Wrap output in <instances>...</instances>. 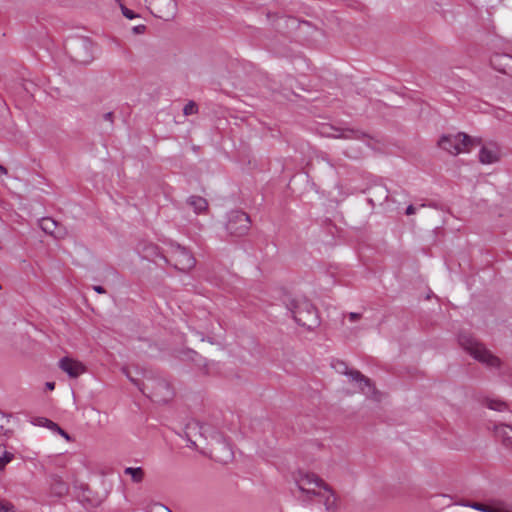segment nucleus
Returning a JSON list of instances; mask_svg holds the SVG:
<instances>
[{"label":"nucleus","mask_w":512,"mask_h":512,"mask_svg":"<svg viewBox=\"0 0 512 512\" xmlns=\"http://www.w3.org/2000/svg\"><path fill=\"white\" fill-rule=\"evenodd\" d=\"M7 174H8V170L3 165H0V178Z\"/></svg>","instance_id":"obj_39"},{"label":"nucleus","mask_w":512,"mask_h":512,"mask_svg":"<svg viewBox=\"0 0 512 512\" xmlns=\"http://www.w3.org/2000/svg\"><path fill=\"white\" fill-rule=\"evenodd\" d=\"M350 380L357 384L359 392L366 395V397L375 401H379L381 399V393L376 389L371 379L366 377L360 371L357 370L352 372V377Z\"/></svg>","instance_id":"obj_10"},{"label":"nucleus","mask_w":512,"mask_h":512,"mask_svg":"<svg viewBox=\"0 0 512 512\" xmlns=\"http://www.w3.org/2000/svg\"><path fill=\"white\" fill-rule=\"evenodd\" d=\"M14 456H6V458L0 457V471L4 470L6 465L13 460Z\"/></svg>","instance_id":"obj_29"},{"label":"nucleus","mask_w":512,"mask_h":512,"mask_svg":"<svg viewBox=\"0 0 512 512\" xmlns=\"http://www.w3.org/2000/svg\"><path fill=\"white\" fill-rule=\"evenodd\" d=\"M33 424L38 425V426L47 427L50 430L59 429L58 424H56L55 422H53V421H51V420H49L47 418H44V417L36 418L33 421Z\"/></svg>","instance_id":"obj_22"},{"label":"nucleus","mask_w":512,"mask_h":512,"mask_svg":"<svg viewBox=\"0 0 512 512\" xmlns=\"http://www.w3.org/2000/svg\"><path fill=\"white\" fill-rule=\"evenodd\" d=\"M113 118H114V116H113V113H112V112H107V113H105V114L103 115V119H104L105 121L110 122L111 124L113 123Z\"/></svg>","instance_id":"obj_34"},{"label":"nucleus","mask_w":512,"mask_h":512,"mask_svg":"<svg viewBox=\"0 0 512 512\" xmlns=\"http://www.w3.org/2000/svg\"><path fill=\"white\" fill-rule=\"evenodd\" d=\"M126 475H129L134 483H141L144 479V470L141 467H127L124 470Z\"/></svg>","instance_id":"obj_19"},{"label":"nucleus","mask_w":512,"mask_h":512,"mask_svg":"<svg viewBox=\"0 0 512 512\" xmlns=\"http://www.w3.org/2000/svg\"><path fill=\"white\" fill-rule=\"evenodd\" d=\"M459 343L477 361L487 365L488 367L500 366V359L491 354L489 350L471 336L461 335L459 337Z\"/></svg>","instance_id":"obj_4"},{"label":"nucleus","mask_w":512,"mask_h":512,"mask_svg":"<svg viewBox=\"0 0 512 512\" xmlns=\"http://www.w3.org/2000/svg\"><path fill=\"white\" fill-rule=\"evenodd\" d=\"M6 456H13V454L8 452L6 448L0 444V457L6 458Z\"/></svg>","instance_id":"obj_32"},{"label":"nucleus","mask_w":512,"mask_h":512,"mask_svg":"<svg viewBox=\"0 0 512 512\" xmlns=\"http://www.w3.org/2000/svg\"><path fill=\"white\" fill-rule=\"evenodd\" d=\"M488 407L492 410L502 411L506 408L505 403L498 400H489Z\"/></svg>","instance_id":"obj_24"},{"label":"nucleus","mask_w":512,"mask_h":512,"mask_svg":"<svg viewBox=\"0 0 512 512\" xmlns=\"http://www.w3.org/2000/svg\"><path fill=\"white\" fill-rule=\"evenodd\" d=\"M13 508L12 504L6 501H0V512H9Z\"/></svg>","instance_id":"obj_30"},{"label":"nucleus","mask_w":512,"mask_h":512,"mask_svg":"<svg viewBox=\"0 0 512 512\" xmlns=\"http://www.w3.org/2000/svg\"><path fill=\"white\" fill-rule=\"evenodd\" d=\"M467 506H469L475 510L482 511V512H488L489 507H490V505L482 504V503H478V502H473L471 504H468Z\"/></svg>","instance_id":"obj_26"},{"label":"nucleus","mask_w":512,"mask_h":512,"mask_svg":"<svg viewBox=\"0 0 512 512\" xmlns=\"http://www.w3.org/2000/svg\"><path fill=\"white\" fill-rule=\"evenodd\" d=\"M500 159L499 149L495 145L483 146L479 152V161L483 164H492Z\"/></svg>","instance_id":"obj_16"},{"label":"nucleus","mask_w":512,"mask_h":512,"mask_svg":"<svg viewBox=\"0 0 512 512\" xmlns=\"http://www.w3.org/2000/svg\"><path fill=\"white\" fill-rule=\"evenodd\" d=\"M93 290L99 294H104L106 292V290L102 286H99V285L94 286Z\"/></svg>","instance_id":"obj_37"},{"label":"nucleus","mask_w":512,"mask_h":512,"mask_svg":"<svg viewBox=\"0 0 512 512\" xmlns=\"http://www.w3.org/2000/svg\"><path fill=\"white\" fill-rule=\"evenodd\" d=\"M416 209L413 205H409L407 208H406V214L407 215H413L415 213Z\"/></svg>","instance_id":"obj_36"},{"label":"nucleus","mask_w":512,"mask_h":512,"mask_svg":"<svg viewBox=\"0 0 512 512\" xmlns=\"http://www.w3.org/2000/svg\"><path fill=\"white\" fill-rule=\"evenodd\" d=\"M488 512H512V511H510L509 509H507L506 507H504L502 505L494 504V505H490Z\"/></svg>","instance_id":"obj_28"},{"label":"nucleus","mask_w":512,"mask_h":512,"mask_svg":"<svg viewBox=\"0 0 512 512\" xmlns=\"http://www.w3.org/2000/svg\"><path fill=\"white\" fill-rule=\"evenodd\" d=\"M166 261L181 272H189L196 264L193 255L179 244L171 245Z\"/></svg>","instance_id":"obj_5"},{"label":"nucleus","mask_w":512,"mask_h":512,"mask_svg":"<svg viewBox=\"0 0 512 512\" xmlns=\"http://www.w3.org/2000/svg\"><path fill=\"white\" fill-rule=\"evenodd\" d=\"M186 202L189 206L193 208L196 214H203L206 213L208 210V202L205 198L201 196L192 195L187 198Z\"/></svg>","instance_id":"obj_18"},{"label":"nucleus","mask_w":512,"mask_h":512,"mask_svg":"<svg viewBox=\"0 0 512 512\" xmlns=\"http://www.w3.org/2000/svg\"><path fill=\"white\" fill-rule=\"evenodd\" d=\"M198 111V106L195 102L193 101H189L183 108V113L184 115L188 116V115H192V114H196Z\"/></svg>","instance_id":"obj_23"},{"label":"nucleus","mask_w":512,"mask_h":512,"mask_svg":"<svg viewBox=\"0 0 512 512\" xmlns=\"http://www.w3.org/2000/svg\"><path fill=\"white\" fill-rule=\"evenodd\" d=\"M346 316L348 317L350 322L359 321L362 317V315L360 313H356V312H350Z\"/></svg>","instance_id":"obj_31"},{"label":"nucleus","mask_w":512,"mask_h":512,"mask_svg":"<svg viewBox=\"0 0 512 512\" xmlns=\"http://www.w3.org/2000/svg\"><path fill=\"white\" fill-rule=\"evenodd\" d=\"M39 226L45 233L54 238L62 239L67 236L66 228L50 217L42 218L39 222Z\"/></svg>","instance_id":"obj_14"},{"label":"nucleus","mask_w":512,"mask_h":512,"mask_svg":"<svg viewBox=\"0 0 512 512\" xmlns=\"http://www.w3.org/2000/svg\"><path fill=\"white\" fill-rule=\"evenodd\" d=\"M58 490H59V493L62 494L66 491V487L63 483H60L59 484V487H58Z\"/></svg>","instance_id":"obj_40"},{"label":"nucleus","mask_w":512,"mask_h":512,"mask_svg":"<svg viewBox=\"0 0 512 512\" xmlns=\"http://www.w3.org/2000/svg\"><path fill=\"white\" fill-rule=\"evenodd\" d=\"M120 8H121V11H122V14L128 18V19H134L137 17V15L130 9H128L127 7H125L123 4H120Z\"/></svg>","instance_id":"obj_27"},{"label":"nucleus","mask_w":512,"mask_h":512,"mask_svg":"<svg viewBox=\"0 0 512 512\" xmlns=\"http://www.w3.org/2000/svg\"><path fill=\"white\" fill-rule=\"evenodd\" d=\"M123 372L127 375L129 380L135 384L142 393L147 395L152 401L165 404L172 400L174 397V390L170 383L161 377H149L142 383L137 379L130 377L127 373V369L124 368Z\"/></svg>","instance_id":"obj_1"},{"label":"nucleus","mask_w":512,"mask_h":512,"mask_svg":"<svg viewBox=\"0 0 512 512\" xmlns=\"http://www.w3.org/2000/svg\"><path fill=\"white\" fill-rule=\"evenodd\" d=\"M10 422V418L0 412V435L7 436L12 432Z\"/></svg>","instance_id":"obj_21"},{"label":"nucleus","mask_w":512,"mask_h":512,"mask_svg":"<svg viewBox=\"0 0 512 512\" xmlns=\"http://www.w3.org/2000/svg\"><path fill=\"white\" fill-rule=\"evenodd\" d=\"M480 142L478 138H472L466 133L459 132L441 136L438 146L447 153L456 156L470 152L472 148L480 145Z\"/></svg>","instance_id":"obj_3"},{"label":"nucleus","mask_w":512,"mask_h":512,"mask_svg":"<svg viewBox=\"0 0 512 512\" xmlns=\"http://www.w3.org/2000/svg\"><path fill=\"white\" fill-rule=\"evenodd\" d=\"M286 305L300 326L312 330L319 325L317 309L305 296H295Z\"/></svg>","instance_id":"obj_2"},{"label":"nucleus","mask_w":512,"mask_h":512,"mask_svg":"<svg viewBox=\"0 0 512 512\" xmlns=\"http://www.w3.org/2000/svg\"><path fill=\"white\" fill-rule=\"evenodd\" d=\"M151 12L164 20L172 19L176 14L175 0H145Z\"/></svg>","instance_id":"obj_9"},{"label":"nucleus","mask_w":512,"mask_h":512,"mask_svg":"<svg viewBox=\"0 0 512 512\" xmlns=\"http://www.w3.org/2000/svg\"><path fill=\"white\" fill-rule=\"evenodd\" d=\"M320 133L323 136L335 139L364 140L366 138H369V136L362 130L350 127H335L330 125H323L320 129Z\"/></svg>","instance_id":"obj_7"},{"label":"nucleus","mask_w":512,"mask_h":512,"mask_svg":"<svg viewBox=\"0 0 512 512\" xmlns=\"http://www.w3.org/2000/svg\"><path fill=\"white\" fill-rule=\"evenodd\" d=\"M494 431L502 444L512 449V426L506 424L495 425Z\"/></svg>","instance_id":"obj_17"},{"label":"nucleus","mask_w":512,"mask_h":512,"mask_svg":"<svg viewBox=\"0 0 512 512\" xmlns=\"http://www.w3.org/2000/svg\"><path fill=\"white\" fill-rule=\"evenodd\" d=\"M45 387L47 390L52 391L55 389V383L54 382H46Z\"/></svg>","instance_id":"obj_38"},{"label":"nucleus","mask_w":512,"mask_h":512,"mask_svg":"<svg viewBox=\"0 0 512 512\" xmlns=\"http://www.w3.org/2000/svg\"><path fill=\"white\" fill-rule=\"evenodd\" d=\"M326 482L314 473L299 472L296 477V484L306 500H312L316 497L318 490Z\"/></svg>","instance_id":"obj_6"},{"label":"nucleus","mask_w":512,"mask_h":512,"mask_svg":"<svg viewBox=\"0 0 512 512\" xmlns=\"http://www.w3.org/2000/svg\"><path fill=\"white\" fill-rule=\"evenodd\" d=\"M215 366V363H208L205 361L202 366L203 373L206 375L214 374L216 372Z\"/></svg>","instance_id":"obj_25"},{"label":"nucleus","mask_w":512,"mask_h":512,"mask_svg":"<svg viewBox=\"0 0 512 512\" xmlns=\"http://www.w3.org/2000/svg\"><path fill=\"white\" fill-rule=\"evenodd\" d=\"M250 224V218L245 212L232 211L229 215L226 229L229 234L240 237L248 233Z\"/></svg>","instance_id":"obj_8"},{"label":"nucleus","mask_w":512,"mask_h":512,"mask_svg":"<svg viewBox=\"0 0 512 512\" xmlns=\"http://www.w3.org/2000/svg\"><path fill=\"white\" fill-rule=\"evenodd\" d=\"M210 457L219 463L226 464L232 460L233 452L225 441H217L211 448Z\"/></svg>","instance_id":"obj_13"},{"label":"nucleus","mask_w":512,"mask_h":512,"mask_svg":"<svg viewBox=\"0 0 512 512\" xmlns=\"http://www.w3.org/2000/svg\"><path fill=\"white\" fill-rule=\"evenodd\" d=\"M53 431L59 433L62 437H64L66 440H70V436L67 432H65L61 427H59V429H54Z\"/></svg>","instance_id":"obj_33"},{"label":"nucleus","mask_w":512,"mask_h":512,"mask_svg":"<svg viewBox=\"0 0 512 512\" xmlns=\"http://www.w3.org/2000/svg\"><path fill=\"white\" fill-rule=\"evenodd\" d=\"M59 368L71 378H77L86 371L85 365L73 358L63 357L59 360Z\"/></svg>","instance_id":"obj_12"},{"label":"nucleus","mask_w":512,"mask_h":512,"mask_svg":"<svg viewBox=\"0 0 512 512\" xmlns=\"http://www.w3.org/2000/svg\"><path fill=\"white\" fill-rule=\"evenodd\" d=\"M316 497H318L327 512H336L338 509V498L333 489L325 483L320 490H318Z\"/></svg>","instance_id":"obj_11"},{"label":"nucleus","mask_w":512,"mask_h":512,"mask_svg":"<svg viewBox=\"0 0 512 512\" xmlns=\"http://www.w3.org/2000/svg\"><path fill=\"white\" fill-rule=\"evenodd\" d=\"M333 369L342 375L348 376L350 379L352 377V372H355L356 370L350 369L346 362L342 360H335L332 362Z\"/></svg>","instance_id":"obj_20"},{"label":"nucleus","mask_w":512,"mask_h":512,"mask_svg":"<svg viewBox=\"0 0 512 512\" xmlns=\"http://www.w3.org/2000/svg\"><path fill=\"white\" fill-rule=\"evenodd\" d=\"M196 443L194 441H191V447H195Z\"/></svg>","instance_id":"obj_41"},{"label":"nucleus","mask_w":512,"mask_h":512,"mask_svg":"<svg viewBox=\"0 0 512 512\" xmlns=\"http://www.w3.org/2000/svg\"><path fill=\"white\" fill-rule=\"evenodd\" d=\"M145 30V26L144 25H138V26H135L133 28V31L136 33V34H140V33H143Z\"/></svg>","instance_id":"obj_35"},{"label":"nucleus","mask_w":512,"mask_h":512,"mask_svg":"<svg viewBox=\"0 0 512 512\" xmlns=\"http://www.w3.org/2000/svg\"><path fill=\"white\" fill-rule=\"evenodd\" d=\"M91 43L87 39H79L73 44V57L79 63H89L91 61L90 55H81V50H90Z\"/></svg>","instance_id":"obj_15"}]
</instances>
